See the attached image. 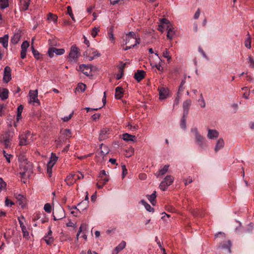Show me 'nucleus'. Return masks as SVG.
Instances as JSON below:
<instances>
[{"label":"nucleus","instance_id":"1","mask_svg":"<svg viewBox=\"0 0 254 254\" xmlns=\"http://www.w3.org/2000/svg\"><path fill=\"white\" fill-rule=\"evenodd\" d=\"M215 237L216 238L221 237L222 240L221 242H219V245L218 246V249L222 250L228 253H231L232 243L230 240L226 239L225 234L222 232H219L215 235Z\"/></svg>","mask_w":254,"mask_h":254},{"label":"nucleus","instance_id":"2","mask_svg":"<svg viewBox=\"0 0 254 254\" xmlns=\"http://www.w3.org/2000/svg\"><path fill=\"white\" fill-rule=\"evenodd\" d=\"M126 44L128 45L124 49L125 51H127L134 47L137 44H139L140 39L136 38L135 33L133 32H129L126 35Z\"/></svg>","mask_w":254,"mask_h":254},{"label":"nucleus","instance_id":"3","mask_svg":"<svg viewBox=\"0 0 254 254\" xmlns=\"http://www.w3.org/2000/svg\"><path fill=\"white\" fill-rule=\"evenodd\" d=\"M19 168L20 170L19 174L22 178L24 179L26 176H28L29 175L28 171L31 168V164L28 162L26 159H23V161H21Z\"/></svg>","mask_w":254,"mask_h":254},{"label":"nucleus","instance_id":"4","mask_svg":"<svg viewBox=\"0 0 254 254\" xmlns=\"http://www.w3.org/2000/svg\"><path fill=\"white\" fill-rule=\"evenodd\" d=\"M20 146L27 145L31 144L33 141V137L30 131L27 130L19 136Z\"/></svg>","mask_w":254,"mask_h":254},{"label":"nucleus","instance_id":"5","mask_svg":"<svg viewBox=\"0 0 254 254\" xmlns=\"http://www.w3.org/2000/svg\"><path fill=\"white\" fill-rule=\"evenodd\" d=\"M80 50L75 45L71 47L68 59L70 62L76 63L80 56Z\"/></svg>","mask_w":254,"mask_h":254},{"label":"nucleus","instance_id":"6","mask_svg":"<svg viewBox=\"0 0 254 254\" xmlns=\"http://www.w3.org/2000/svg\"><path fill=\"white\" fill-rule=\"evenodd\" d=\"M84 56L87 57L89 61H92L95 58L100 57L101 54L95 49H87L84 53Z\"/></svg>","mask_w":254,"mask_h":254},{"label":"nucleus","instance_id":"7","mask_svg":"<svg viewBox=\"0 0 254 254\" xmlns=\"http://www.w3.org/2000/svg\"><path fill=\"white\" fill-rule=\"evenodd\" d=\"M174 181V178L171 175L167 176L160 183V189L165 190L168 186H170Z\"/></svg>","mask_w":254,"mask_h":254},{"label":"nucleus","instance_id":"8","mask_svg":"<svg viewBox=\"0 0 254 254\" xmlns=\"http://www.w3.org/2000/svg\"><path fill=\"white\" fill-rule=\"evenodd\" d=\"M174 25L166 18H160V31L163 32Z\"/></svg>","mask_w":254,"mask_h":254},{"label":"nucleus","instance_id":"9","mask_svg":"<svg viewBox=\"0 0 254 254\" xmlns=\"http://www.w3.org/2000/svg\"><path fill=\"white\" fill-rule=\"evenodd\" d=\"M53 215L54 220H61L65 217V215L64 209L62 207L56 209L53 211Z\"/></svg>","mask_w":254,"mask_h":254},{"label":"nucleus","instance_id":"10","mask_svg":"<svg viewBox=\"0 0 254 254\" xmlns=\"http://www.w3.org/2000/svg\"><path fill=\"white\" fill-rule=\"evenodd\" d=\"M109 152V149L108 147L102 144L100 147V150L97 152L96 156L100 158V160L102 161Z\"/></svg>","mask_w":254,"mask_h":254},{"label":"nucleus","instance_id":"11","mask_svg":"<svg viewBox=\"0 0 254 254\" xmlns=\"http://www.w3.org/2000/svg\"><path fill=\"white\" fill-rule=\"evenodd\" d=\"M65 52L64 49H57L56 48H50L48 51V54L50 58L54 57V54L55 53L57 55H63Z\"/></svg>","mask_w":254,"mask_h":254},{"label":"nucleus","instance_id":"12","mask_svg":"<svg viewBox=\"0 0 254 254\" xmlns=\"http://www.w3.org/2000/svg\"><path fill=\"white\" fill-rule=\"evenodd\" d=\"M170 91L167 87L163 86L160 87V100H164L170 97Z\"/></svg>","mask_w":254,"mask_h":254},{"label":"nucleus","instance_id":"13","mask_svg":"<svg viewBox=\"0 0 254 254\" xmlns=\"http://www.w3.org/2000/svg\"><path fill=\"white\" fill-rule=\"evenodd\" d=\"M11 68L9 66H6L4 69L3 80L5 83H8L11 79Z\"/></svg>","mask_w":254,"mask_h":254},{"label":"nucleus","instance_id":"14","mask_svg":"<svg viewBox=\"0 0 254 254\" xmlns=\"http://www.w3.org/2000/svg\"><path fill=\"white\" fill-rule=\"evenodd\" d=\"M30 98V102L34 103H37L38 105H40V101L38 99V91L37 90H30L29 93Z\"/></svg>","mask_w":254,"mask_h":254},{"label":"nucleus","instance_id":"15","mask_svg":"<svg viewBox=\"0 0 254 254\" xmlns=\"http://www.w3.org/2000/svg\"><path fill=\"white\" fill-rule=\"evenodd\" d=\"M195 139L199 147L203 148L206 146V140L200 133L195 136Z\"/></svg>","mask_w":254,"mask_h":254},{"label":"nucleus","instance_id":"16","mask_svg":"<svg viewBox=\"0 0 254 254\" xmlns=\"http://www.w3.org/2000/svg\"><path fill=\"white\" fill-rule=\"evenodd\" d=\"M79 70L85 75L88 76L91 75V68L88 65L81 64L79 67Z\"/></svg>","mask_w":254,"mask_h":254},{"label":"nucleus","instance_id":"17","mask_svg":"<svg viewBox=\"0 0 254 254\" xmlns=\"http://www.w3.org/2000/svg\"><path fill=\"white\" fill-rule=\"evenodd\" d=\"M191 104V101L190 99H188L184 102L183 104V114L188 115L189 112L190 107Z\"/></svg>","mask_w":254,"mask_h":254},{"label":"nucleus","instance_id":"18","mask_svg":"<svg viewBox=\"0 0 254 254\" xmlns=\"http://www.w3.org/2000/svg\"><path fill=\"white\" fill-rule=\"evenodd\" d=\"M21 37V32L18 31L15 32L11 38V43L15 45L18 43Z\"/></svg>","mask_w":254,"mask_h":254},{"label":"nucleus","instance_id":"19","mask_svg":"<svg viewBox=\"0 0 254 254\" xmlns=\"http://www.w3.org/2000/svg\"><path fill=\"white\" fill-rule=\"evenodd\" d=\"M145 72L143 70H138L135 73L134 77L139 82L145 77Z\"/></svg>","mask_w":254,"mask_h":254},{"label":"nucleus","instance_id":"20","mask_svg":"<svg viewBox=\"0 0 254 254\" xmlns=\"http://www.w3.org/2000/svg\"><path fill=\"white\" fill-rule=\"evenodd\" d=\"M109 129L108 128H104L101 129L99 135V140H103L108 137V134H109Z\"/></svg>","mask_w":254,"mask_h":254},{"label":"nucleus","instance_id":"21","mask_svg":"<svg viewBox=\"0 0 254 254\" xmlns=\"http://www.w3.org/2000/svg\"><path fill=\"white\" fill-rule=\"evenodd\" d=\"M122 136L123 140L126 141H131L132 142H135L136 140V137L135 135H133L127 133L123 134Z\"/></svg>","mask_w":254,"mask_h":254},{"label":"nucleus","instance_id":"22","mask_svg":"<svg viewBox=\"0 0 254 254\" xmlns=\"http://www.w3.org/2000/svg\"><path fill=\"white\" fill-rule=\"evenodd\" d=\"M167 31V38L170 40L173 39L174 35L176 34V31L175 30V27L173 25L172 27H170L168 29L166 30Z\"/></svg>","mask_w":254,"mask_h":254},{"label":"nucleus","instance_id":"23","mask_svg":"<svg viewBox=\"0 0 254 254\" xmlns=\"http://www.w3.org/2000/svg\"><path fill=\"white\" fill-rule=\"evenodd\" d=\"M8 90L6 88H0V98L4 100L8 97Z\"/></svg>","mask_w":254,"mask_h":254},{"label":"nucleus","instance_id":"24","mask_svg":"<svg viewBox=\"0 0 254 254\" xmlns=\"http://www.w3.org/2000/svg\"><path fill=\"white\" fill-rule=\"evenodd\" d=\"M109 180V177H106L104 179H99L97 183V188L99 189H102Z\"/></svg>","mask_w":254,"mask_h":254},{"label":"nucleus","instance_id":"25","mask_svg":"<svg viewBox=\"0 0 254 254\" xmlns=\"http://www.w3.org/2000/svg\"><path fill=\"white\" fill-rule=\"evenodd\" d=\"M30 0H20V9L25 11L28 9Z\"/></svg>","mask_w":254,"mask_h":254},{"label":"nucleus","instance_id":"26","mask_svg":"<svg viewBox=\"0 0 254 254\" xmlns=\"http://www.w3.org/2000/svg\"><path fill=\"white\" fill-rule=\"evenodd\" d=\"M218 132L215 129H208L207 137L209 139H214L218 136Z\"/></svg>","mask_w":254,"mask_h":254},{"label":"nucleus","instance_id":"27","mask_svg":"<svg viewBox=\"0 0 254 254\" xmlns=\"http://www.w3.org/2000/svg\"><path fill=\"white\" fill-rule=\"evenodd\" d=\"M115 97L118 99H121L123 96L124 93L123 88L121 87L118 86L115 89Z\"/></svg>","mask_w":254,"mask_h":254},{"label":"nucleus","instance_id":"28","mask_svg":"<svg viewBox=\"0 0 254 254\" xmlns=\"http://www.w3.org/2000/svg\"><path fill=\"white\" fill-rule=\"evenodd\" d=\"M156 191H154L150 195H146V197L150 201V203L153 205H155L156 204Z\"/></svg>","mask_w":254,"mask_h":254},{"label":"nucleus","instance_id":"29","mask_svg":"<svg viewBox=\"0 0 254 254\" xmlns=\"http://www.w3.org/2000/svg\"><path fill=\"white\" fill-rule=\"evenodd\" d=\"M52 232L51 230L49 231L47 236H45L44 239L46 242V244L48 245H51L54 242V238L51 237Z\"/></svg>","mask_w":254,"mask_h":254},{"label":"nucleus","instance_id":"30","mask_svg":"<svg viewBox=\"0 0 254 254\" xmlns=\"http://www.w3.org/2000/svg\"><path fill=\"white\" fill-rule=\"evenodd\" d=\"M8 38L9 36L8 34H5L2 37L0 38V43H1L5 48H7L8 46Z\"/></svg>","mask_w":254,"mask_h":254},{"label":"nucleus","instance_id":"31","mask_svg":"<svg viewBox=\"0 0 254 254\" xmlns=\"http://www.w3.org/2000/svg\"><path fill=\"white\" fill-rule=\"evenodd\" d=\"M224 142L223 139L220 138L219 139L216 143V144L215 147V152H217L220 149L224 147Z\"/></svg>","mask_w":254,"mask_h":254},{"label":"nucleus","instance_id":"32","mask_svg":"<svg viewBox=\"0 0 254 254\" xmlns=\"http://www.w3.org/2000/svg\"><path fill=\"white\" fill-rule=\"evenodd\" d=\"M75 176V174H70L66 177V179H65V181L68 186H71L75 182V181H73V179Z\"/></svg>","mask_w":254,"mask_h":254},{"label":"nucleus","instance_id":"33","mask_svg":"<svg viewBox=\"0 0 254 254\" xmlns=\"http://www.w3.org/2000/svg\"><path fill=\"white\" fill-rule=\"evenodd\" d=\"M139 203L144 206L147 211L150 212H153L154 211V209L148 203H147L144 199L141 200Z\"/></svg>","mask_w":254,"mask_h":254},{"label":"nucleus","instance_id":"34","mask_svg":"<svg viewBox=\"0 0 254 254\" xmlns=\"http://www.w3.org/2000/svg\"><path fill=\"white\" fill-rule=\"evenodd\" d=\"M86 195L85 196V201H82V202H80L78 204V206L80 207L81 205L85 204V206L84 207H83V208H81V210H85V209H86L87 208V207H88V203L89 202V200H88L89 198H88V192L86 191Z\"/></svg>","mask_w":254,"mask_h":254},{"label":"nucleus","instance_id":"35","mask_svg":"<svg viewBox=\"0 0 254 254\" xmlns=\"http://www.w3.org/2000/svg\"><path fill=\"white\" fill-rule=\"evenodd\" d=\"M23 106L22 105H19L17 108V117H16V121L18 122L19 120L21 119V114L23 110Z\"/></svg>","mask_w":254,"mask_h":254},{"label":"nucleus","instance_id":"36","mask_svg":"<svg viewBox=\"0 0 254 254\" xmlns=\"http://www.w3.org/2000/svg\"><path fill=\"white\" fill-rule=\"evenodd\" d=\"M187 116L188 115L185 116V115L183 114V116L181 120L180 127L183 129H185L186 128V120Z\"/></svg>","mask_w":254,"mask_h":254},{"label":"nucleus","instance_id":"37","mask_svg":"<svg viewBox=\"0 0 254 254\" xmlns=\"http://www.w3.org/2000/svg\"><path fill=\"white\" fill-rule=\"evenodd\" d=\"M153 56L152 55L150 57V61L151 63V65L152 67V68L154 70V71L157 73V69L159 70V65L156 63H153Z\"/></svg>","mask_w":254,"mask_h":254},{"label":"nucleus","instance_id":"38","mask_svg":"<svg viewBox=\"0 0 254 254\" xmlns=\"http://www.w3.org/2000/svg\"><path fill=\"white\" fill-rule=\"evenodd\" d=\"M9 6L8 0H0V8L3 9Z\"/></svg>","mask_w":254,"mask_h":254},{"label":"nucleus","instance_id":"39","mask_svg":"<svg viewBox=\"0 0 254 254\" xmlns=\"http://www.w3.org/2000/svg\"><path fill=\"white\" fill-rule=\"evenodd\" d=\"M16 198L19 202V204L23 207L24 204V200L25 199L23 196L21 194H17L16 196Z\"/></svg>","mask_w":254,"mask_h":254},{"label":"nucleus","instance_id":"40","mask_svg":"<svg viewBox=\"0 0 254 254\" xmlns=\"http://www.w3.org/2000/svg\"><path fill=\"white\" fill-rule=\"evenodd\" d=\"M134 148L132 147H129L128 149L126 150V153L125 155L126 157H129L133 154Z\"/></svg>","mask_w":254,"mask_h":254},{"label":"nucleus","instance_id":"41","mask_svg":"<svg viewBox=\"0 0 254 254\" xmlns=\"http://www.w3.org/2000/svg\"><path fill=\"white\" fill-rule=\"evenodd\" d=\"M127 127L131 131H135L139 128V126L137 125H132L130 123H128Z\"/></svg>","mask_w":254,"mask_h":254},{"label":"nucleus","instance_id":"42","mask_svg":"<svg viewBox=\"0 0 254 254\" xmlns=\"http://www.w3.org/2000/svg\"><path fill=\"white\" fill-rule=\"evenodd\" d=\"M126 246V243L125 241H123L122 242L116 247V249L119 252L121 250H123Z\"/></svg>","mask_w":254,"mask_h":254},{"label":"nucleus","instance_id":"43","mask_svg":"<svg viewBox=\"0 0 254 254\" xmlns=\"http://www.w3.org/2000/svg\"><path fill=\"white\" fill-rule=\"evenodd\" d=\"M248 37L247 38V39L245 41V45L247 48L251 49V38L250 35L249 33L248 34Z\"/></svg>","mask_w":254,"mask_h":254},{"label":"nucleus","instance_id":"44","mask_svg":"<svg viewBox=\"0 0 254 254\" xmlns=\"http://www.w3.org/2000/svg\"><path fill=\"white\" fill-rule=\"evenodd\" d=\"M48 20L53 21L54 22H56L57 20L58 17L57 15L52 14V13H49L48 15Z\"/></svg>","mask_w":254,"mask_h":254},{"label":"nucleus","instance_id":"45","mask_svg":"<svg viewBox=\"0 0 254 254\" xmlns=\"http://www.w3.org/2000/svg\"><path fill=\"white\" fill-rule=\"evenodd\" d=\"M162 57H164V58L167 59V61L168 64L170 63V61L171 59V57L169 55V54L167 51L163 52Z\"/></svg>","mask_w":254,"mask_h":254},{"label":"nucleus","instance_id":"46","mask_svg":"<svg viewBox=\"0 0 254 254\" xmlns=\"http://www.w3.org/2000/svg\"><path fill=\"white\" fill-rule=\"evenodd\" d=\"M86 89V85L82 83H79L76 88V90L77 91H80L81 92H83L85 91Z\"/></svg>","mask_w":254,"mask_h":254},{"label":"nucleus","instance_id":"47","mask_svg":"<svg viewBox=\"0 0 254 254\" xmlns=\"http://www.w3.org/2000/svg\"><path fill=\"white\" fill-rule=\"evenodd\" d=\"M29 42H27V41H24L21 46V50L24 51H27V49L29 47Z\"/></svg>","mask_w":254,"mask_h":254},{"label":"nucleus","instance_id":"48","mask_svg":"<svg viewBox=\"0 0 254 254\" xmlns=\"http://www.w3.org/2000/svg\"><path fill=\"white\" fill-rule=\"evenodd\" d=\"M86 229V225L85 224H82L80 227L78 232H77V234L76 235V239L77 240L78 239L79 235L80 233L84 229Z\"/></svg>","mask_w":254,"mask_h":254},{"label":"nucleus","instance_id":"49","mask_svg":"<svg viewBox=\"0 0 254 254\" xmlns=\"http://www.w3.org/2000/svg\"><path fill=\"white\" fill-rule=\"evenodd\" d=\"M22 230V232L23 233V237L28 239L29 237V233L27 230L26 226H24L23 227L21 228Z\"/></svg>","mask_w":254,"mask_h":254},{"label":"nucleus","instance_id":"50","mask_svg":"<svg viewBox=\"0 0 254 254\" xmlns=\"http://www.w3.org/2000/svg\"><path fill=\"white\" fill-rule=\"evenodd\" d=\"M31 49L34 57L37 59H39L40 58V53L39 52L34 49L33 46H31Z\"/></svg>","mask_w":254,"mask_h":254},{"label":"nucleus","instance_id":"51","mask_svg":"<svg viewBox=\"0 0 254 254\" xmlns=\"http://www.w3.org/2000/svg\"><path fill=\"white\" fill-rule=\"evenodd\" d=\"M169 167V165H165L162 169L160 170V176L163 175H164L165 174H166L167 172V171H168Z\"/></svg>","mask_w":254,"mask_h":254},{"label":"nucleus","instance_id":"52","mask_svg":"<svg viewBox=\"0 0 254 254\" xmlns=\"http://www.w3.org/2000/svg\"><path fill=\"white\" fill-rule=\"evenodd\" d=\"M99 31V27H95L94 28H93L92 30H91V34L92 35V36L93 37V38H95L97 34H98V32Z\"/></svg>","mask_w":254,"mask_h":254},{"label":"nucleus","instance_id":"53","mask_svg":"<svg viewBox=\"0 0 254 254\" xmlns=\"http://www.w3.org/2000/svg\"><path fill=\"white\" fill-rule=\"evenodd\" d=\"M44 209L46 212L50 213L52 210V207L51 204L49 203H46L44 205Z\"/></svg>","mask_w":254,"mask_h":254},{"label":"nucleus","instance_id":"54","mask_svg":"<svg viewBox=\"0 0 254 254\" xmlns=\"http://www.w3.org/2000/svg\"><path fill=\"white\" fill-rule=\"evenodd\" d=\"M6 184L3 179L0 178V192L5 189Z\"/></svg>","mask_w":254,"mask_h":254},{"label":"nucleus","instance_id":"55","mask_svg":"<svg viewBox=\"0 0 254 254\" xmlns=\"http://www.w3.org/2000/svg\"><path fill=\"white\" fill-rule=\"evenodd\" d=\"M67 13L70 15V16L71 17L72 20L74 21H75V19H74V17L73 16V14L72 12V9H71V6H68L67 7Z\"/></svg>","mask_w":254,"mask_h":254},{"label":"nucleus","instance_id":"56","mask_svg":"<svg viewBox=\"0 0 254 254\" xmlns=\"http://www.w3.org/2000/svg\"><path fill=\"white\" fill-rule=\"evenodd\" d=\"M122 177L123 178L125 177V176L127 174V170L126 168V165L124 164H122Z\"/></svg>","mask_w":254,"mask_h":254},{"label":"nucleus","instance_id":"57","mask_svg":"<svg viewBox=\"0 0 254 254\" xmlns=\"http://www.w3.org/2000/svg\"><path fill=\"white\" fill-rule=\"evenodd\" d=\"M243 90H244L245 92L243 94V97L246 99H248L249 96L250 94V92H247L248 91V87H245L242 88Z\"/></svg>","mask_w":254,"mask_h":254},{"label":"nucleus","instance_id":"58","mask_svg":"<svg viewBox=\"0 0 254 254\" xmlns=\"http://www.w3.org/2000/svg\"><path fill=\"white\" fill-rule=\"evenodd\" d=\"M200 97L201 98L198 100V102H200V106L202 108H204L205 107V102L202 94H200Z\"/></svg>","mask_w":254,"mask_h":254},{"label":"nucleus","instance_id":"59","mask_svg":"<svg viewBox=\"0 0 254 254\" xmlns=\"http://www.w3.org/2000/svg\"><path fill=\"white\" fill-rule=\"evenodd\" d=\"M106 177H109V176L107 175L106 171L104 170L101 171L98 176L99 178L104 179Z\"/></svg>","mask_w":254,"mask_h":254},{"label":"nucleus","instance_id":"60","mask_svg":"<svg viewBox=\"0 0 254 254\" xmlns=\"http://www.w3.org/2000/svg\"><path fill=\"white\" fill-rule=\"evenodd\" d=\"M249 60V64H250V67L252 68H254V60L253 59L252 56H249L248 58Z\"/></svg>","mask_w":254,"mask_h":254},{"label":"nucleus","instance_id":"61","mask_svg":"<svg viewBox=\"0 0 254 254\" xmlns=\"http://www.w3.org/2000/svg\"><path fill=\"white\" fill-rule=\"evenodd\" d=\"M108 35H109V38L110 40L111 41V42L112 43H114L115 42V38H114L113 31L112 30H110Z\"/></svg>","mask_w":254,"mask_h":254},{"label":"nucleus","instance_id":"62","mask_svg":"<svg viewBox=\"0 0 254 254\" xmlns=\"http://www.w3.org/2000/svg\"><path fill=\"white\" fill-rule=\"evenodd\" d=\"M163 64H165V63L164 62V61L163 60H162L160 58V64H159V66H160V71H161V70L163 71L165 69H166V66H164Z\"/></svg>","mask_w":254,"mask_h":254},{"label":"nucleus","instance_id":"63","mask_svg":"<svg viewBox=\"0 0 254 254\" xmlns=\"http://www.w3.org/2000/svg\"><path fill=\"white\" fill-rule=\"evenodd\" d=\"M57 160H58V157L55 154L52 153L51 154V156L50 161L51 162H54L55 163L57 161Z\"/></svg>","mask_w":254,"mask_h":254},{"label":"nucleus","instance_id":"64","mask_svg":"<svg viewBox=\"0 0 254 254\" xmlns=\"http://www.w3.org/2000/svg\"><path fill=\"white\" fill-rule=\"evenodd\" d=\"M63 133L67 137H69L71 136V131L69 129H65L63 130Z\"/></svg>","mask_w":254,"mask_h":254}]
</instances>
